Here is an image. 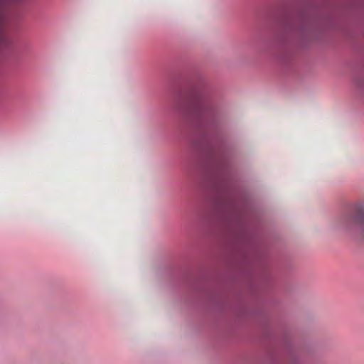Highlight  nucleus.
<instances>
[{"label": "nucleus", "mask_w": 364, "mask_h": 364, "mask_svg": "<svg viewBox=\"0 0 364 364\" xmlns=\"http://www.w3.org/2000/svg\"><path fill=\"white\" fill-rule=\"evenodd\" d=\"M344 223L348 226L356 225L359 227L364 237V206H356L353 213H350L345 217Z\"/></svg>", "instance_id": "nucleus-1"}, {"label": "nucleus", "mask_w": 364, "mask_h": 364, "mask_svg": "<svg viewBox=\"0 0 364 364\" xmlns=\"http://www.w3.org/2000/svg\"><path fill=\"white\" fill-rule=\"evenodd\" d=\"M21 0H0V43L4 41V35L2 31V25L5 21V14L4 12V6L6 3L13 2L17 3Z\"/></svg>", "instance_id": "nucleus-2"}, {"label": "nucleus", "mask_w": 364, "mask_h": 364, "mask_svg": "<svg viewBox=\"0 0 364 364\" xmlns=\"http://www.w3.org/2000/svg\"><path fill=\"white\" fill-rule=\"evenodd\" d=\"M198 112L201 114H203L204 112H205L208 109V105L207 104L206 102H205L204 100H201L200 102H199V104L198 105Z\"/></svg>", "instance_id": "nucleus-3"}]
</instances>
